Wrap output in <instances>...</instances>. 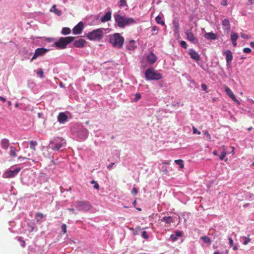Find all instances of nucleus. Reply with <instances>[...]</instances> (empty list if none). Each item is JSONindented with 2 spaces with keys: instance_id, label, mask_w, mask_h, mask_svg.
Returning a JSON list of instances; mask_svg holds the SVG:
<instances>
[{
  "instance_id": "obj_1",
  "label": "nucleus",
  "mask_w": 254,
  "mask_h": 254,
  "mask_svg": "<svg viewBox=\"0 0 254 254\" xmlns=\"http://www.w3.org/2000/svg\"><path fill=\"white\" fill-rule=\"evenodd\" d=\"M115 20L120 28H124L126 25L136 23V21L132 18L121 16L120 14H114Z\"/></svg>"
},
{
  "instance_id": "obj_2",
  "label": "nucleus",
  "mask_w": 254,
  "mask_h": 254,
  "mask_svg": "<svg viewBox=\"0 0 254 254\" xmlns=\"http://www.w3.org/2000/svg\"><path fill=\"white\" fill-rule=\"evenodd\" d=\"M109 41L114 47L120 49L124 43V38L119 33H115L110 36Z\"/></svg>"
},
{
  "instance_id": "obj_3",
  "label": "nucleus",
  "mask_w": 254,
  "mask_h": 254,
  "mask_svg": "<svg viewBox=\"0 0 254 254\" xmlns=\"http://www.w3.org/2000/svg\"><path fill=\"white\" fill-rule=\"evenodd\" d=\"M75 38L74 37H61L60 39L55 42V46L60 49H65L67 45L73 41Z\"/></svg>"
},
{
  "instance_id": "obj_4",
  "label": "nucleus",
  "mask_w": 254,
  "mask_h": 254,
  "mask_svg": "<svg viewBox=\"0 0 254 254\" xmlns=\"http://www.w3.org/2000/svg\"><path fill=\"white\" fill-rule=\"evenodd\" d=\"M145 76L147 80H157L162 78V75L152 67L145 71Z\"/></svg>"
},
{
  "instance_id": "obj_5",
  "label": "nucleus",
  "mask_w": 254,
  "mask_h": 254,
  "mask_svg": "<svg viewBox=\"0 0 254 254\" xmlns=\"http://www.w3.org/2000/svg\"><path fill=\"white\" fill-rule=\"evenodd\" d=\"M103 28L97 29L89 32L87 37L90 40L100 41L103 37Z\"/></svg>"
},
{
  "instance_id": "obj_6",
  "label": "nucleus",
  "mask_w": 254,
  "mask_h": 254,
  "mask_svg": "<svg viewBox=\"0 0 254 254\" xmlns=\"http://www.w3.org/2000/svg\"><path fill=\"white\" fill-rule=\"evenodd\" d=\"M75 207L78 210L87 212L91 209L92 206L87 201H76L75 202Z\"/></svg>"
},
{
  "instance_id": "obj_7",
  "label": "nucleus",
  "mask_w": 254,
  "mask_h": 254,
  "mask_svg": "<svg viewBox=\"0 0 254 254\" xmlns=\"http://www.w3.org/2000/svg\"><path fill=\"white\" fill-rule=\"evenodd\" d=\"M21 170L20 168H17L13 170H9L5 172L3 174V177L10 178L15 177Z\"/></svg>"
},
{
  "instance_id": "obj_8",
  "label": "nucleus",
  "mask_w": 254,
  "mask_h": 254,
  "mask_svg": "<svg viewBox=\"0 0 254 254\" xmlns=\"http://www.w3.org/2000/svg\"><path fill=\"white\" fill-rule=\"evenodd\" d=\"M48 50L45 48H38L35 50V53L32 58L31 61L35 60L38 57L44 55L48 52Z\"/></svg>"
},
{
  "instance_id": "obj_9",
  "label": "nucleus",
  "mask_w": 254,
  "mask_h": 254,
  "mask_svg": "<svg viewBox=\"0 0 254 254\" xmlns=\"http://www.w3.org/2000/svg\"><path fill=\"white\" fill-rule=\"evenodd\" d=\"M223 55L226 57V64L227 66H230L233 60L232 53L230 50H226L223 52Z\"/></svg>"
},
{
  "instance_id": "obj_10",
  "label": "nucleus",
  "mask_w": 254,
  "mask_h": 254,
  "mask_svg": "<svg viewBox=\"0 0 254 254\" xmlns=\"http://www.w3.org/2000/svg\"><path fill=\"white\" fill-rule=\"evenodd\" d=\"M157 60V57L156 55L152 52H151L147 56H146V61L147 63L150 64H153Z\"/></svg>"
},
{
  "instance_id": "obj_11",
  "label": "nucleus",
  "mask_w": 254,
  "mask_h": 254,
  "mask_svg": "<svg viewBox=\"0 0 254 254\" xmlns=\"http://www.w3.org/2000/svg\"><path fill=\"white\" fill-rule=\"evenodd\" d=\"M185 34L187 36V39L188 40L192 42L193 44H196L198 43V40L195 37L194 34L190 31L187 30L185 32Z\"/></svg>"
},
{
  "instance_id": "obj_12",
  "label": "nucleus",
  "mask_w": 254,
  "mask_h": 254,
  "mask_svg": "<svg viewBox=\"0 0 254 254\" xmlns=\"http://www.w3.org/2000/svg\"><path fill=\"white\" fill-rule=\"evenodd\" d=\"M224 88L227 95L238 104H240V101L236 98L235 94L233 93L232 90L227 86H225Z\"/></svg>"
},
{
  "instance_id": "obj_13",
  "label": "nucleus",
  "mask_w": 254,
  "mask_h": 254,
  "mask_svg": "<svg viewBox=\"0 0 254 254\" xmlns=\"http://www.w3.org/2000/svg\"><path fill=\"white\" fill-rule=\"evenodd\" d=\"M83 28V23L82 22H79L72 29L73 33L77 35L81 33Z\"/></svg>"
},
{
  "instance_id": "obj_14",
  "label": "nucleus",
  "mask_w": 254,
  "mask_h": 254,
  "mask_svg": "<svg viewBox=\"0 0 254 254\" xmlns=\"http://www.w3.org/2000/svg\"><path fill=\"white\" fill-rule=\"evenodd\" d=\"M0 145L3 149L6 150H7L8 148L9 147L10 145V142L8 139L6 138H3L0 140Z\"/></svg>"
},
{
  "instance_id": "obj_15",
  "label": "nucleus",
  "mask_w": 254,
  "mask_h": 254,
  "mask_svg": "<svg viewBox=\"0 0 254 254\" xmlns=\"http://www.w3.org/2000/svg\"><path fill=\"white\" fill-rule=\"evenodd\" d=\"M86 43V42L85 40L83 39H80L74 41L73 43V46L75 47L80 48L84 47Z\"/></svg>"
},
{
  "instance_id": "obj_16",
  "label": "nucleus",
  "mask_w": 254,
  "mask_h": 254,
  "mask_svg": "<svg viewBox=\"0 0 254 254\" xmlns=\"http://www.w3.org/2000/svg\"><path fill=\"white\" fill-rule=\"evenodd\" d=\"M189 54L190 55L191 58L193 60H194L196 61H199V60H200L199 55H198V54L197 52H196L193 49H190L189 51Z\"/></svg>"
},
{
  "instance_id": "obj_17",
  "label": "nucleus",
  "mask_w": 254,
  "mask_h": 254,
  "mask_svg": "<svg viewBox=\"0 0 254 254\" xmlns=\"http://www.w3.org/2000/svg\"><path fill=\"white\" fill-rule=\"evenodd\" d=\"M67 116L64 113H60L58 117V120L60 123H64L67 120Z\"/></svg>"
},
{
  "instance_id": "obj_18",
  "label": "nucleus",
  "mask_w": 254,
  "mask_h": 254,
  "mask_svg": "<svg viewBox=\"0 0 254 254\" xmlns=\"http://www.w3.org/2000/svg\"><path fill=\"white\" fill-rule=\"evenodd\" d=\"M112 12L111 11L107 12L104 16L101 17V21L102 22H106L109 21L111 19Z\"/></svg>"
},
{
  "instance_id": "obj_19",
  "label": "nucleus",
  "mask_w": 254,
  "mask_h": 254,
  "mask_svg": "<svg viewBox=\"0 0 254 254\" xmlns=\"http://www.w3.org/2000/svg\"><path fill=\"white\" fill-rule=\"evenodd\" d=\"M136 47L137 46L136 45L135 42L133 40H130L127 46V48L129 51H133Z\"/></svg>"
},
{
  "instance_id": "obj_20",
  "label": "nucleus",
  "mask_w": 254,
  "mask_h": 254,
  "mask_svg": "<svg viewBox=\"0 0 254 254\" xmlns=\"http://www.w3.org/2000/svg\"><path fill=\"white\" fill-rule=\"evenodd\" d=\"M63 146V143H54L53 142H51L50 143V147L54 150H58L60 149Z\"/></svg>"
},
{
  "instance_id": "obj_21",
  "label": "nucleus",
  "mask_w": 254,
  "mask_h": 254,
  "mask_svg": "<svg viewBox=\"0 0 254 254\" xmlns=\"http://www.w3.org/2000/svg\"><path fill=\"white\" fill-rule=\"evenodd\" d=\"M204 38L207 40H215L217 36L215 34L212 32L206 33L204 35Z\"/></svg>"
},
{
  "instance_id": "obj_22",
  "label": "nucleus",
  "mask_w": 254,
  "mask_h": 254,
  "mask_svg": "<svg viewBox=\"0 0 254 254\" xmlns=\"http://www.w3.org/2000/svg\"><path fill=\"white\" fill-rule=\"evenodd\" d=\"M16 148L13 146H11L10 147V151H9L10 156L11 157H15L16 156Z\"/></svg>"
},
{
  "instance_id": "obj_23",
  "label": "nucleus",
  "mask_w": 254,
  "mask_h": 254,
  "mask_svg": "<svg viewBox=\"0 0 254 254\" xmlns=\"http://www.w3.org/2000/svg\"><path fill=\"white\" fill-rule=\"evenodd\" d=\"M161 221L167 224H170L173 222V218L170 216L164 217L161 219Z\"/></svg>"
},
{
  "instance_id": "obj_24",
  "label": "nucleus",
  "mask_w": 254,
  "mask_h": 254,
  "mask_svg": "<svg viewBox=\"0 0 254 254\" xmlns=\"http://www.w3.org/2000/svg\"><path fill=\"white\" fill-rule=\"evenodd\" d=\"M173 26L174 27V32L176 33H177L179 31L180 29V25L178 21L174 20L173 22Z\"/></svg>"
},
{
  "instance_id": "obj_25",
  "label": "nucleus",
  "mask_w": 254,
  "mask_h": 254,
  "mask_svg": "<svg viewBox=\"0 0 254 254\" xmlns=\"http://www.w3.org/2000/svg\"><path fill=\"white\" fill-rule=\"evenodd\" d=\"M222 25L224 30H229L230 29V23L228 19H224L222 21Z\"/></svg>"
},
{
  "instance_id": "obj_26",
  "label": "nucleus",
  "mask_w": 254,
  "mask_h": 254,
  "mask_svg": "<svg viewBox=\"0 0 254 254\" xmlns=\"http://www.w3.org/2000/svg\"><path fill=\"white\" fill-rule=\"evenodd\" d=\"M51 11H53L55 12L56 14H57L58 16H60L62 14V12L61 10L58 9L56 7V5L54 4L53 6L52 9H51Z\"/></svg>"
},
{
  "instance_id": "obj_27",
  "label": "nucleus",
  "mask_w": 254,
  "mask_h": 254,
  "mask_svg": "<svg viewBox=\"0 0 254 254\" xmlns=\"http://www.w3.org/2000/svg\"><path fill=\"white\" fill-rule=\"evenodd\" d=\"M155 20L158 24H161L162 25H165L164 21L162 20V18L160 15H158L156 17Z\"/></svg>"
},
{
  "instance_id": "obj_28",
  "label": "nucleus",
  "mask_w": 254,
  "mask_h": 254,
  "mask_svg": "<svg viewBox=\"0 0 254 254\" xmlns=\"http://www.w3.org/2000/svg\"><path fill=\"white\" fill-rule=\"evenodd\" d=\"M44 215L42 213H37L35 215V219L37 222H39L44 217Z\"/></svg>"
},
{
  "instance_id": "obj_29",
  "label": "nucleus",
  "mask_w": 254,
  "mask_h": 254,
  "mask_svg": "<svg viewBox=\"0 0 254 254\" xmlns=\"http://www.w3.org/2000/svg\"><path fill=\"white\" fill-rule=\"evenodd\" d=\"M71 32L70 28L68 27H64L62 29V33L64 35L69 34Z\"/></svg>"
},
{
  "instance_id": "obj_30",
  "label": "nucleus",
  "mask_w": 254,
  "mask_h": 254,
  "mask_svg": "<svg viewBox=\"0 0 254 254\" xmlns=\"http://www.w3.org/2000/svg\"><path fill=\"white\" fill-rule=\"evenodd\" d=\"M30 145V148L33 150L35 151L36 150L35 146L37 145V142L36 141H30L29 142Z\"/></svg>"
},
{
  "instance_id": "obj_31",
  "label": "nucleus",
  "mask_w": 254,
  "mask_h": 254,
  "mask_svg": "<svg viewBox=\"0 0 254 254\" xmlns=\"http://www.w3.org/2000/svg\"><path fill=\"white\" fill-rule=\"evenodd\" d=\"M175 162L177 164L179 165L180 166V167L181 169H183L184 168V164L183 163V161L182 159L175 160Z\"/></svg>"
},
{
  "instance_id": "obj_32",
  "label": "nucleus",
  "mask_w": 254,
  "mask_h": 254,
  "mask_svg": "<svg viewBox=\"0 0 254 254\" xmlns=\"http://www.w3.org/2000/svg\"><path fill=\"white\" fill-rule=\"evenodd\" d=\"M201 239L205 243L210 244L211 240L207 236H203L201 238Z\"/></svg>"
},
{
  "instance_id": "obj_33",
  "label": "nucleus",
  "mask_w": 254,
  "mask_h": 254,
  "mask_svg": "<svg viewBox=\"0 0 254 254\" xmlns=\"http://www.w3.org/2000/svg\"><path fill=\"white\" fill-rule=\"evenodd\" d=\"M238 34L236 33H232L231 34V41H237L238 38Z\"/></svg>"
},
{
  "instance_id": "obj_34",
  "label": "nucleus",
  "mask_w": 254,
  "mask_h": 254,
  "mask_svg": "<svg viewBox=\"0 0 254 254\" xmlns=\"http://www.w3.org/2000/svg\"><path fill=\"white\" fill-rule=\"evenodd\" d=\"M37 74L41 77V78H43V76H44V72H43V70L40 68L39 69L37 72Z\"/></svg>"
},
{
  "instance_id": "obj_35",
  "label": "nucleus",
  "mask_w": 254,
  "mask_h": 254,
  "mask_svg": "<svg viewBox=\"0 0 254 254\" xmlns=\"http://www.w3.org/2000/svg\"><path fill=\"white\" fill-rule=\"evenodd\" d=\"M119 3V5L121 7L127 6V3L125 0H120Z\"/></svg>"
},
{
  "instance_id": "obj_36",
  "label": "nucleus",
  "mask_w": 254,
  "mask_h": 254,
  "mask_svg": "<svg viewBox=\"0 0 254 254\" xmlns=\"http://www.w3.org/2000/svg\"><path fill=\"white\" fill-rule=\"evenodd\" d=\"M203 134L206 136V137H207L208 139H209V140H211V135L209 133L208 131L207 130H203Z\"/></svg>"
},
{
  "instance_id": "obj_37",
  "label": "nucleus",
  "mask_w": 254,
  "mask_h": 254,
  "mask_svg": "<svg viewBox=\"0 0 254 254\" xmlns=\"http://www.w3.org/2000/svg\"><path fill=\"white\" fill-rule=\"evenodd\" d=\"M62 231L64 234L66 233V225L65 224H63L61 227Z\"/></svg>"
},
{
  "instance_id": "obj_38",
  "label": "nucleus",
  "mask_w": 254,
  "mask_h": 254,
  "mask_svg": "<svg viewBox=\"0 0 254 254\" xmlns=\"http://www.w3.org/2000/svg\"><path fill=\"white\" fill-rule=\"evenodd\" d=\"M142 237L146 240L148 239L149 238V237L147 234V232L145 231H144L142 232Z\"/></svg>"
},
{
  "instance_id": "obj_39",
  "label": "nucleus",
  "mask_w": 254,
  "mask_h": 254,
  "mask_svg": "<svg viewBox=\"0 0 254 254\" xmlns=\"http://www.w3.org/2000/svg\"><path fill=\"white\" fill-rule=\"evenodd\" d=\"M244 238L245 241L243 243V244L245 245H246L250 242L251 240L249 237H245Z\"/></svg>"
},
{
  "instance_id": "obj_40",
  "label": "nucleus",
  "mask_w": 254,
  "mask_h": 254,
  "mask_svg": "<svg viewBox=\"0 0 254 254\" xmlns=\"http://www.w3.org/2000/svg\"><path fill=\"white\" fill-rule=\"evenodd\" d=\"M140 98H141V95H140V93H137V94H135V97L134 99V101L135 102H136L138 100H139Z\"/></svg>"
},
{
  "instance_id": "obj_41",
  "label": "nucleus",
  "mask_w": 254,
  "mask_h": 254,
  "mask_svg": "<svg viewBox=\"0 0 254 254\" xmlns=\"http://www.w3.org/2000/svg\"><path fill=\"white\" fill-rule=\"evenodd\" d=\"M192 131L193 134H200L201 133L200 131L197 130V128H196L194 127H192Z\"/></svg>"
},
{
  "instance_id": "obj_42",
  "label": "nucleus",
  "mask_w": 254,
  "mask_h": 254,
  "mask_svg": "<svg viewBox=\"0 0 254 254\" xmlns=\"http://www.w3.org/2000/svg\"><path fill=\"white\" fill-rule=\"evenodd\" d=\"M170 238L172 241H176L178 239V237L175 235V234H172L170 236Z\"/></svg>"
},
{
  "instance_id": "obj_43",
  "label": "nucleus",
  "mask_w": 254,
  "mask_h": 254,
  "mask_svg": "<svg viewBox=\"0 0 254 254\" xmlns=\"http://www.w3.org/2000/svg\"><path fill=\"white\" fill-rule=\"evenodd\" d=\"M227 154V152L226 151H223L221 155L220 156V159L221 160H222L224 159V158H225V157L226 156Z\"/></svg>"
},
{
  "instance_id": "obj_44",
  "label": "nucleus",
  "mask_w": 254,
  "mask_h": 254,
  "mask_svg": "<svg viewBox=\"0 0 254 254\" xmlns=\"http://www.w3.org/2000/svg\"><path fill=\"white\" fill-rule=\"evenodd\" d=\"M241 36L244 38V39H248L249 38H250V36H248V35L245 34V33H242L241 34Z\"/></svg>"
},
{
  "instance_id": "obj_45",
  "label": "nucleus",
  "mask_w": 254,
  "mask_h": 254,
  "mask_svg": "<svg viewBox=\"0 0 254 254\" xmlns=\"http://www.w3.org/2000/svg\"><path fill=\"white\" fill-rule=\"evenodd\" d=\"M181 46L183 48H184L185 49H187V43L184 41H182L181 42Z\"/></svg>"
},
{
  "instance_id": "obj_46",
  "label": "nucleus",
  "mask_w": 254,
  "mask_h": 254,
  "mask_svg": "<svg viewBox=\"0 0 254 254\" xmlns=\"http://www.w3.org/2000/svg\"><path fill=\"white\" fill-rule=\"evenodd\" d=\"M137 192H138L137 189L136 188H134L131 191V193L133 195H136L137 193Z\"/></svg>"
},
{
  "instance_id": "obj_47",
  "label": "nucleus",
  "mask_w": 254,
  "mask_h": 254,
  "mask_svg": "<svg viewBox=\"0 0 254 254\" xmlns=\"http://www.w3.org/2000/svg\"><path fill=\"white\" fill-rule=\"evenodd\" d=\"M244 53H250L251 52V50L249 48H245L243 50Z\"/></svg>"
},
{
  "instance_id": "obj_48",
  "label": "nucleus",
  "mask_w": 254,
  "mask_h": 254,
  "mask_svg": "<svg viewBox=\"0 0 254 254\" xmlns=\"http://www.w3.org/2000/svg\"><path fill=\"white\" fill-rule=\"evenodd\" d=\"M221 4L223 6H227L228 5L227 0H222L221 2Z\"/></svg>"
},
{
  "instance_id": "obj_49",
  "label": "nucleus",
  "mask_w": 254,
  "mask_h": 254,
  "mask_svg": "<svg viewBox=\"0 0 254 254\" xmlns=\"http://www.w3.org/2000/svg\"><path fill=\"white\" fill-rule=\"evenodd\" d=\"M175 234L178 238L179 237H181L182 236V233L180 231H176Z\"/></svg>"
},
{
  "instance_id": "obj_50",
  "label": "nucleus",
  "mask_w": 254,
  "mask_h": 254,
  "mask_svg": "<svg viewBox=\"0 0 254 254\" xmlns=\"http://www.w3.org/2000/svg\"><path fill=\"white\" fill-rule=\"evenodd\" d=\"M201 88H202V90H203V91H206L207 89V86L204 84H203L201 85Z\"/></svg>"
},
{
  "instance_id": "obj_51",
  "label": "nucleus",
  "mask_w": 254,
  "mask_h": 254,
  "mask_svg": "<svg viewBox=\"0 0 254 254\" xmlns=\"http://www.w3.org/2000/svg\"><path fill=\"white\" fill-rule=\"evenodd\" d=\"M115 165V163H111L110 165H109L108 166H107V168L109 169V170H111L112 168V167L113 166V165Z\"/></svg>"
},
{
  "instance_id": "obj_52",
  "label": "nucleus",
  "mask_w": 254,
  "mask_h": 254,
  "mask_svg": "<svg viewBox=\"0 0 254 254\" xmlns=\"http://www.w3.org/2000/svg\"><path fill=\"white\" fill-rule=\"evenodd\" d=\"M229 241L230 246H232L233 245V240L232 238L230 237L229 238Z\"/></svg>"
},
{
  "instance_id": "obj_53",
  "label": "nucleus",
  "mask_w": 254,
  "mask_h": 254,
  "mask_svg": "<svg viewBox=\"0 0 254 254\" xmlns=\"http://www.w3.org/2000/svg\"><path fill=\"white\" fill-rule=\"evenodd\" d=\"M94 188L96 190H98L99 189V185L97 183H96L95 185H94Z\"/></svg>"
},
{
  "instance_id": "obj_54",
  "label": "nucleus",
  "mask_w": 254,
  "mask_h": 254,
  "mask_svg": "<svg viewBox=\"0 0 254 254\" xmlns=\"http://www.w3.org/2000/svg\"><path fill=\"white\" fill-rule=\"evenodd\" d=\"M159 29L158 27L156 26H154L152 28V30L153 31H158Z\"/></svg>"
},
{
  "instance_id": "obj_55",
  "label": "nucleus",
  "mask_w": 254,
  "mask_h": 254,
  "mask_svg": "<svg viewBox=\"0 0 254 254\" xmlns=\"http://www.w3.org/2000/svg\"><path fill=\"white\" fill-rule=\"evenodd\" d=\"M0 100L2 101L3 102H4L6 101L5 99L2 96H0Z\"/></svg>"
},
{
  "instance_id": "obj_56",
  "label": "nucleus",
  "mask_w": 254,
  "mask_h": 254,
  "mask_svg": "<svg viewBox=\"0 0 254 254\" xmlns=\"http://www.w3.org/2000/svg\"><path fill=\"white\" fill-rule=\"evenodd\" d=\"M232 43L234 47H236V46H237V42H236V41H232Z\"/></svg>"
},
{
  "instance_id": "obj_57",
  "label": "nucleus",
  "mask_w": 254,
  "mask_h": 254,
  "mask_svg": "<svg viewBox=\"0 0 254 254\" xmlns=\"http://www.w3.org/2000/svg\"><path fill=\"white\" fill-rule=\"evenodd\" d=\"M67 210L71 211L73 213H75V210L74 208H68Z\"/></svg>"
},
{
  "instance_id": "obj_58",
  "label": "nucleus",
  "mask_w": 254,
  "mask_h": 254,
  "mask_svg": "<svg viewBox=\"0 0 254 254\" xmlns=\"http://www.w3.org/2000/svg\"><path fill=\"white\" fill-rule=\"evenodd\" d=\"M249 2H250V4H254V0H249Z\"/></svg>"
},
{
  "instance_id": "obj_59",
  "label": "nucleus",
  "mask_w": 254,
  "mask_h": 254,
  "mask_svg": "<svg viewBox=\"0 0 254 254\" xmlns=\"http://www.w3.org/2000/svg\"><path fill=\"white\" fill-rule=\"evenodd\" d=\"M21 246H22V247H25V242L24 241H22Z\"/></svg>"
},
{
  "instance_id": "obj_60",
  "label": "nucleus",
  "mask_w": 254,
  "mask_h": 254,
  "mask_svg": "<svg viewBox=\"0 0 254 254\" xmlns=\"http://www.w3.org/2000/svg\"><path fill=\"white\" fill-rule=\"evenodd\" d=\"M18 159H27V158H26V157H22V156H19V157H18Z\"/></svg>"
},
{
  "instance_id": "obj_61",
  "label": "nucleus",
  "mask_w": 254,
  "mask_h": 254,
  "mask_svg": "<svg viewBox=\"0 0 254 254\" xmlns=\"http://www.w3.org/2000/svg\"><path fill=\"white\" fill-rule=\"evenodd\" d=\"M250 45L253 47H254V42H251L250 43Z\"/></svg>"
},
{
  "instance_id": "obj_62",
  "label": "nucleus",
  "mask_w": 254,
  "mask_h": 254,
  "mask_svg": "<svg viewBox=\"0 0 254 254\" xmlns=\"http://www.w3.org/2000/svg\"><path fill=\"white\" fill-rule=\"evenodd\" d=\"M231 148L232 149V151L231 153L233 154L234 153L235 147H232Z\"/></svg>"
},
{
  "instance_id": "obj_63",
  "label": "nucleus",
  "mask_w": 254,
  "mask_h": 254,
  "mask_svg": "<svg viewBox=\"0 0 254 254\" xmlns=\"http://www.w3.org/2000/svg\"><path fill=\"white\" fill-rule=\"evenodd\" d=\"M213 154L214 155H217V152L216 150H214L213 152Z\"/></svg>"
},
{
  "instance_id": "obj_64",
  "label": "nucleus",
  "mask_w": 254,
  "mask_h": 254,
  "mask_svg": "<svg viewBox=\"0 0 254 254\" xmlns=\"http://www.w3.org/2000/svg\"><path fill=\"white\" fill-rule=\"evenodd\" d=\"M213 254H222L218 252H215Z\"/></svg>"
}]
</instances>
